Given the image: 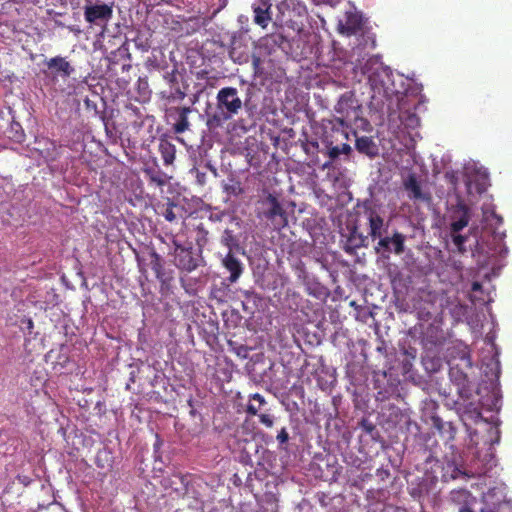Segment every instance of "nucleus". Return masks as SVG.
<instances>
[{
  "label": "nucleus",
  "mask_w": 512,
  "mask_h": 512,
  "mask_svg": "<svg viewBox=\"0 0 512 512\" xmlns=\"http://www.w3.org/2000/svg\"><path fill=\"white\" fill-rule=\"evenodd\" d=\"M449 365V379L456 387L458 396L464 401L469 400L473 395V383L469 376L472 370L470 355L464 353L458 360L450 361Z\"/></svg>",
  "instance_id": "1"
},
{
  "label": "nucleus",
  "mask_w": 512,
  "mask_h": 512,
  "mask_svg": "<svg viewBox=\"0 0 512 512\" xmlns=\"http://www.w3.org/2000/svg\"><path fill=\"white\" fill-rule=\"evenodd\" d=\"M258 217L270 222L275 230H281L288 225V215L278 198L268 193L259 201Z\"/></svg>",
  "instance_id": "2"
},
{
  "label": "nucleus",
  "mask_w": 512,
  "mask_h": 512,
  "mask_svg": "<svg viewBox=\"0 0 512 512\" xmlns=\"http://www.w3.org/2000/svg\"><path fill=\"white\" fill-rule=\"evenodd\" d=\"M393 73L389 67H380L375 69L369 76V83L373 92L372 98L390 100L397 93L393 81Z\"/></svg>",
  "instance_id": "3"
},
{
  "label": "nucleus",
  "mask_w": 512,
  "mask_h": 512,
  "mask_svg": "<svg viewBox=\"0 0 512 512\" xmlns=\"http://www.w3.org/2000/svg\"><path fill=\"white\" fill-rule=\"evenodd\" d=\"M334 110L339 115L338 117L341 118L339 121L340 125L347 123H354L357 125L359 120H363L360 116L362 112L361 106L351 93L341 95L334 107Z\"/></svg>",
  "instance_id": "4"
},
{
  "label": "nucleus",
  "mask_w": 512,
  "mask_h": 512,
  "mask_svg": "<svg viewBox=\"0 0 512 512\" xmlns=\"http://www.w3.org/2000/svg\"><path fill=\"white\" fill-rule=\"evenodd\" d=\"M84 19L87 23L97 26H106L113 17V2L94 3L93 0H85Z\"/></svg>",
  "instance_id": "5"
},
{
  "label": "nucleus",
  "mask_w": 512,
  "mask_h": 512,
  "mask_svg": "<svg viewBox=\"0 0 512 512\" xmlns=\"http://www.w3.org/2000/svg\"><path fill=\"white\" fill-rule=\"evenodd\" d=\"M216 99L219 109L225 112V119L231 118L242 108V100L238 95V90L234 87H224L220 89Z\"/></svg>",
  "instance_id": "6"
},
{
  "label": "nucleus",
  "mask_w": 512,
  "mask_h": 512,
  "mask_svg": "<svg viewBox=\"0 0 512 512\" xmlns=\"http://www.w3.org/2000/svg\"><path fill=\"white\" fill-rule=\"evenodd\" d=\"M450 232L455 234L468 226L471 219V209L459 200L450 210Z\"/></svg>",
  "instance_id": "7"
},
{
  "label": "nucleus",
  "mask_w": 512,
  "mask_h": 512,
  "mask_svg": "<svg viewBox=\"0 0 512 512\" xmlns=\"http://www.w3.org/2000/svg\"><path fill=\"white\" fill-rule=\"evenodd\" d=\"M174 249V264L175 266L186 272L194 271L198 266V259L194 256L192 247H183L176 240H173Z\"/></svg>",
  "instance_id": "8"
},
{
  "label": "nucleus",
  "mask_w": 512,
  "mask_h": 512,
  "mask_svg": "<svg viewBox=\"0 0 512 512\" xmlns=\"http://www.w3.org/2000/svg\"><path fill=\"white\" fill-rule=\"evenodd\" d=\"M45 66L53 80H56L58 77L62 79L69 78L75 72V69L70 62L62 56H55L46 60Z\"/></svg>",
  "instance_id": "9"
},
{
  "label": "nucleus",
  "mask_w": 512,
  "mask_h": 512,
  "mask_svg": "<svg viewBox=\"0 0 512 512\" xmlns=\"http://www.w3.org/2000/svg\"><path fill=\"white\" fill-rule=\"evenodd\" d=\"M251 8L254 13L253 22L262 29H266L272 21V2L252 3Z\"/></svg>",
  "instance_id": "10"
},
{
  "label": "nucleus",
  "mask_w": 512,
  "mask_h": 512,
  "mask_svg": "<svg viewBox=\"0 0 512 512\" xmlns=\"http://www.w3.org/2000/svg\"><path fill=\"white\" fill-rule=\"evenodd\" d=\"M406 237L400 232H394L392 237L380 238L378 245L383 248L385 252H393L400 255L405 251Z\"/></svg>",
  "instance_id": "11"
},
{
  "label": "nucleus",
  "mask_w": 512,
  "mask_h": 512,
  "mask_svg": "<svg viewBox=\"0 0 512 512\" xmlns=\"http://www.w3.org/2000/svg\"><path fill=\"white\" fill-rule=\"evenodd\" d=\"M222 265L230 273V283L237 282L244 271L243 263L231 251L223 258Z\"/></svg>",
  "instance_id": "12"
},
{
  "label": "nucleus",
  "mask_w": 512,
  "mask_h": 512,
  "mask_svg": "<svg viewBox=\"0 0 512 512\" xmlns=\"http://www.w3.org/2000/svg\"><path fill=\"white\" fill-rule=\"evenodd\" d=\"M355 148L359 153L366 155L369 158H375L379 154V148L372 137H357L355 141Z\"/></svg>",
  "instance_id": "13"
},
{
  "label": "nucleus",
  "mask_w": 512,
  "mask_h": 512,
  "mask_svg": "<svg viewBox=\"0 0 512 512\" xmlns=\"http://www.w3.org/2000/svg\"><path fill=\"white\" fill-rule=\"evenodd\" d=\"M368 223H369V234L373 239L380 238L382 234V228L384 225L383 218L378 212L372 208L366 210Z\"/></svg>",
  "instance_id": "14"
},
{
  "label": "nucleus",
  "mask_w": 512,
  "mask_h": 512,
  "mask_svg": "<svg viewBox=\"0 0 512 512\" xmlns=\"http://www.w3.org/2000/svg\"><path fill=\"white\" fill-rule=\"evenodd\" d=\"M150 266L151 269L154 271L156 278L162 284H166L172 279L171 277L166 276L163 260L155 250H152L150 252Z\"/></svg>",
  "instance_id": "15"
},
{
  "label": "nucleus",
  "mask_w": 512,
  "mask_h": 512,
  "mask_svg": "<svg viewBox=\"0 0 512 512\" xmlns=\"http://www.w3.org/2000/svg\"><path fill=\"white\" fill-rule=\"evenodd\" d=\"M158 149L164 165L168 166L173 164L176 155L175 145L167 138H161L159 140Z\"/></svg>",
  "instance_id": "16"
},
{
  "label": "nucleus",
  "mask_w": 512,
  "mask_h": 512,
  "mask_svg": "<svg viewBox=\"0 0 512 512\" xmlns=\"http://www.w3.org/2000/svg\"><path fill=\"white\" fill-rule=\"evenodd\" d=\"M178 118L173 124V130L177 134L185 132L189 128L188 115L191 113L190 107H178L176 108Z\"/></svg>",
  "instance_id": "17"
},
{
  "label": "nucleus",
  "mask_w": 512,
  "mask_h": 512,
  "mask_svg": "<svg viewBox=\"0 0 512 512\" xmlns=\"http://www.w3.org/2000/svg\"><path fill=\"white\" fill-rule=\"evenodd\" d=\"M267 404L265 398L260 393H254L249 396V402L246 407L248 415L256 416L258 412Z\"/></svg>",
  "instance_id": "18"
},
{
  "label": "nucleus",
  "mask_w": 512,
  "mask_h": 512,
  "mask_svg": "<svg viewBox=\"0 0 512 512\" xmlns=\"http://www.w3.org/2000/svg\"><path fill=\"white\" fill-rule=\"evenodd\" d=\"M341 120L340 117H334L333 119L327 120L325 124L326 129H330L334 133H340L343 137V139H348V129H352V127L355 125L354 123H347L340 125L339 121Z\"/></svg>",
  "instance_id": "19"
},
{
  "label": "nucleus",
  "mask_w": 512,
  "mask_h": 512,
  "mask_svg": "<svg viewBox=\"0 0 512 512\" xmlns=\"http://www.w3.org/2000/svg\"><path fill=\"white\" fill-rule=\"evenodd\" d=\"M405 189L410 193V198L424 199L422 189L414 175H409L404 182Z\"/></svg>",
  "instance_id": "20"
},
{
  "label": "nucleus",
  "mask_w": 512,
  "mask_h": 512,
  "mask_svg": "<svg viewBox=\"0 0 512 512\" xmlns=\"http://www.w3.org/2000/svg\"><path fill=\"white\" fill-rule=\"evenodd\" d=\"M175 512H203V497L201 495L188 496L187 505Z\"/></svg>",
  "instance_id": "21"
},
{
  "label": "nucleus",
  "mask_w": 512,
  "mask_h": 512,
  "mask_svg": "<svg viewBox=\"0 0 512 512\" xmlns=\"http://www.w3.org/2000/svg\"><path fill=\"white\" fill-rule=\"evenodd\" d=\"M44 144H45V148L39 149L40 154L47 161H55L59 156V152H58L55 142L47 139L44 141Z\"/></svg>",
  "instance_id": "22"
},
{
  "label": "nucleus",
  "mask_w": 512,
  "mask_h": 512,
  "mask_svg": "<svg viewBox=\"0 0 512 512\" xmlns=\"http://www.w3.org/2000/svg\"><path fill=\"white\" fill-rule=\"evenodd\" d=\"M223 191L228 196L237 197L243 193V188L241 186V182L236 180L235 178H230L228 182L223 183L222 185Z\"/></svg>",
  "instance_id": "23"
},
{
  "label": "nucleus",
  "mask_w": 512,
  "mask_h": 512,
  "mask_svg": "<svg viewBox=\"0 0 512 512\" xmlns=\"http://www.w3.org/2000/svg\"><path fill=\"white\" fill-rule=\"evenodd\" d=\"M332 135H329L327 131H325L323 136V143L326 144V147L328 148V156L334 160L338 158L341 155L340 147L339 146H333V141L331 139Z\"/></svg>",
  "instance_id": "24"
},
{
  "label": "nucleus",
  "mask_w": 512,
  "mask_h": 512,
  "mask_svg": "<svg viewBox=\"0 0 512 512\" xmlns=\"http://www.w3.org/2000/svg\"><path fill=\"white\" fill-rule=\"evenodd\" d=\"M365 238L357 234L356 231H353L348 238V245L346 248V251L348 252L350 249L359 248L361 246H364Z\"/></svg>",
  "instance_id": "25"
},
{
  "label": "nucleus",
  "mask_w": 512,
  "mask_h": 512,
  "mask_svg": "<svg viewBox=\"0 0 512 512\" xmlns=\"http://www.w3.org/2000/svg\"><path fill=\"white\" fill-rule=\"evenodd\" d=\"M11 135L9 136L13 141L21 143L24 141L25 134L19 123L11 124Z\"/></svg>",
  "instance_id": "26"
},
{
  "label": "nucleus",
  "mask_w": 512,
  "mask_h": 512,
  "mask_svg": "<svg viewBox=\"0 0 512 512\" xmlns=\"http://www.w3.org/2000/svg\"><path fill=\"white\" fill-rule=\"evenodd\" d=\"M453 244L457 247L460 253H464L466 251L464 244L467 241V236L461 235L458 233L451 234Z\"/></svg>",
  "instance_id": "27"
},
{
  "label": "nucleus",
  "mask_w": 512,
  "mask_h": 512,
  "mask_svg": "<svg viewBox=\"0 0 512 512\" xmlns=\"http://www.w3.org/2000/svg\"><path fill=\"white\" fill-rule=\"evenodd\" d=\"M190 174L196 178V182L199 185L203 186L206 184V172L205 171H201L199 168L193 167L190 170Z\"/></svg>",
  "instance_id": "28"
},
{
  "label": "nucleus",
  "mask_w": 512,
  "mask_h": 512,
  "mask_svg": "<svg viewBox=\"0 0 512 512\" xmlns=\"http://www.w3.org/2000/svg\"><path fill=\"white\" fill-rule=\"evenodd\" d=\"M259 422L266 428H272L274 425V416L269 413H258Z\"/></svg>",
  "instance_id": "29"
},
{
  "label": "nucleus",
  "mask_w": 512,
  "mask_h": 512,
  "mask_svg": "<svg viewBox=\"0 0 512 512\" xmlns=\"http://www.w3.org/2000/svg\"><path fill=\"white\" fill-rule=\"evenodd\" d=\"M234 242H235V238H234L233 232L229 229H226L222 236V243L225 246L230 248L232 246V244H234Z\"/></svg>",
  "instance_id": "30"
},
{
  "label": "nucleus",
  "mask_w": 512,
  "mask_h": 512,
  "mask_svg": "<svg viewBox=\"0 0 512 512\" xmlns=\"http://www.w3.org/2000/svg\"><path fill=\"white\" fill-rule=\"evenodd\" d=\"M203 512H219V508L213 500L203 498Z\"/></svg>",
  "instance_id": "31"
},
{
  "label": "nucleus",
  "mask_w": 512,
  "mask_h": 512,
  "mask_svg": "<svg viewBox=\"0 0 512 512\" xmlns=\"http://www.w3.org/2000/svg\"><path fill=\"white\" fill-rule=\"evenodd\" d=\"M277 440L279 442L280 445H283V444H286L289 440V433L287 431V429L285 427H283L278 435H277Z\"/></svg>",
  "instance_id": "32"
},
{
  "label": "nucleus",
  "mask_w": 512,
  "mask_h": 512,
  "mask_svg": "<svg viewBox=\"0 0 512 512\" xmlns=\"http://www.w3.org/2000/svg\"><path fill=\"white\" fill-rule=\"evenodd\" d=\"M164 217L169 222H173L176 219V215H175L172 207H169L166 209V211L164 213Z\"/></svg>",
  "instance_id": "33"
},
{
  "label": "nucleus",
  "mask_w": 512,
  "mask_h": 512,
  "mask_svg": "<svg viewBox=\"0 0 512 512\" xmlns=\"http://www.w3.org/2000/svg\"><path fill=\"white\" fill-rule=\"evenodd\" d=\"M150 179L158 185H164L165 181L161 177L160 173L151 174Z\"/></svg>",
  "instance_id": "34"
},
{
  "label": "nucleus",
  "mask_w": 512,
  "mask_h": 512,
  "mask_svg": "<svg viewBox=\"0 0 512 512\" xmlns=\"http://www.w3.org/2000/svg\"><path fill=\"white\" fill-rule=\"evenodd\" d=\"M362 428L368 432V433H371L374 429H375V426L370 423V422H367V421H363L362 422Z\"/></svg>",
  "instance_id": "35"
},
{
  "label": "nucleus",
  "mask_w": 512,
  "mask_h": 512,
  "mask_svg": "<svg viewBox=\"0 0 512 512\" xmlns=\"http://www.w3.org/2000/svg\"><path fill=\"white\" fill-rule=\"evenodd\" d=\"M339 147H340V152H341V154H346V155H348V154H350V152H351V150H352L351 146H350L349 144H347V143H343V144H342L341 146H339Z\"/></svg>",
  "instance_id": "36"
},
{
  "label": "nucleus",
  "mask_w": 512,
  "mask_h": 512,
  "mask_svg": "<svg viewBox=\"0 0 512 512\" xmlns=\"http://www.w3.org/2000/svg\"><path fill=\"white\" fill-rule=\"evenodd\" d=\"M269 503L271 505V512H277V503H276V499H274L273 496L270 497Z\"/></svg>",
  "instance_id": "37"
},
{
  "label": "nucleus",
  "mask_w": 512,
  "mask_h": 512,
  "mask_svg": "<svg viewBox=\"0 0 512 512\" xmlns=\"http://www.w3.org/2000/svg\"><path fill=\"white\" fill-rule=\"evenodd\" d=\"M466 494H468V492L466 490L452 491L451 498L455 499V497L458 495H466Z\"/></svg>",
  "instance_id": "38"
},
{
  "label": "nucleus",
  "mask_w": 512,
  "mask_h": 512,
  "mask_svg": "<svg viewBox=\"0 0 512 512\" xmlns=\"http://www.w3.org/2000/svg\"><path fill=\"white\" fill-rule=\"evenodd\" d=\"M205 168L210 170L215 177L218 175L217 169L212 164L206 163Z\"/></svg>",
  "instance_id": "39"
},
{
  "label": "nucleus",
  "mask_w": 512,
  "mask_h": 512,
  "mask_svg": "<svg viewBox=\"0 0 512 512\" xmlns=\"http://www.w3.org/2000/svg\"><path fill=\"white\" fill-rule=\"evenodd\" d=\"M459 512H474L470 507L468 506H462L460 509H459Z\"/></svg>",
  "instance_id": "40"
},
{
  "label": "nucleus",
  "mask_w": 512,
  "mask_h": 512,
  "mask_svg": "<svg viewBox=\"0 0 512 512\" xmlns=\"http://www.w3.org/2000/svg\"><path fill=\"white\" fill-rule=\"evenodd\" d=\"M177 94H178L180 99H183L185 97V93L182 92L180 89L177 90Z\"/></svg>",
  "instance_id": "41"
},
{
  "label": "nucleus",
  "mask_w": 512,
  "mask_h": 512,
  "mask_svg": "<svg viewBox=\"0 0 512 512\" xmlns=\"http://www.w3.org/2000/svg\"><path fill=\"white\" fill-rule=\"evenodd\" d=\"M479 288H480V284H479V283H477V282L473 283V285H472V289H473L474 291L478 290Z\"/></svg>",
  "instance_id": "42"
},
{
  "label": "nucleus",
  "mask_w": 512,
  "mask_h": 512,
  "mask_svg": "<svg viewBox=\"0 0 512 512\" xmlns=\"http://www.w3.org/2000/svg\"><path fill=\"white\" fill-rule=\"evenodd\" d=\"M271 0H255L253 3H269Z\"/></svg>",
  "instance_id": "43"
},
{
  "label": "nucleus",
  "mask_w": 512,
  "mask_h": 512,
  "mask_svg": "<svg viewBox=\"0 0 512 512\" xmlns=\"http://www.w3.org/2000/svg\"><path fill=\"white\" fill-rule=\"evenodd\" d=\"M253 63H254L255 66H257L258 63H259V58L255 57L254 60H253Z\"/></svg>",
  "instance_id": "44"
},
{
  "label": "nucleus",
  "mask_w": 512,
  "mask_h": 512,
  "mask_svg": "<svg viewBox=\"0 0 512 512\" xmlns=\"http://www.w3.org/2000/svg\"><path fill=\"white\" fill-rule=\"evenodd\" d=\"M68 362V357H65V359L63 360V363H61L62 366H64V363Z\"/></svg>",
  "instance_id": "45"
},
{
  "label": "nucleus",
  "mask_w": 512,
  "mask_h": 512,
  "mask_svg": "<svg viewBox=\"0 0 512 512\" xmlns=\"http://www.w3.org/2000/svg\"><path fill=\"white\" fill-rule=\"evenodd\" d=\"M66 512H68V511H66Z\"/></svg>",
  "instance_id": "46"
}]
</instances>
